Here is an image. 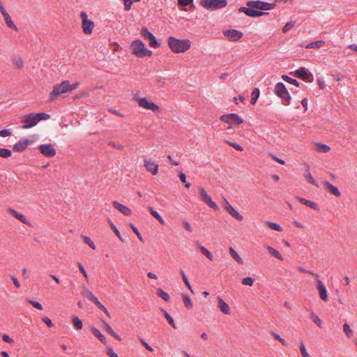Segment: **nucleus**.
<instances>
[{"label":"nucleus","mask_w":357,"mask_h":357,"mask_svg":"<svg viewBox=\"0 0 357 357\" xmlns=\"http://www.w3.org/2000/svg\"><path fill=\"white\" fill-rule=\"evenodd\" d=\"M191 43L188 39H177L173 36L168 38V45L174 53H182L190 48Z\"/></svg>","instance_id":"1"},{"label":"nucleus","mask_w":357,"mask_h":357,"mask_svg":"<svg viewBox=\"0 0 357 357\" xmlns=\"http://www.w3.org/2000/svg\"><path fill=\"white\" fill-rule=\"evenodd\" d=\"M130 49L132 54L139 58L151 56L153 54L152 51L148 50L145 47L144 43L139 39H137L132 42Z\"/></svg>","instance_id":"2"},{"label":"nucleus","mask_w":357,"mask_h":357,"mask_svg":"<svg viewBox=\"0 0 357 357\" xmlns=\"http://www.w3.org/2000/svg\"><path fill=\"white\" fill-rule=\"evenodd\" d=\"M274 93L282 99V102L284 105H290L291 97L282 82H278L275 84Z\"/></svg>","instance_id":"3"},{"label":"nucleus","mask_w":357,"mask_h":357,"mask_svg":"<svg viewBox=\"0 0 357 357\" xmlns=\"http://www.w3.org/2000/svg\"><path fill=\"white\" fill-rule=\"evenodd\" d=\"M199 4L208 10H215L225 8L227 5V0H200Z\"/></svg>","instance_id":"4"},{"label":"nucleus","mask_w":357,"mask_h":357,"mask_svg":"<svg viewBox=\"0 0 357 357\" xmlns=\"http://www.w3.org/2000/svg\"><path fill=\"white\" fill-rule=\"evenodd\" d=\"M246 6L257 10H270L275 8V3H267L261 1H248Z\"/></svg>","instance_id":"5"},{"label":"nucleus","mask_w":357,"mask_h":357,"mask_svg":"<svg viewBox=\"0 0 357 357\" xmlns=\"http://www.w3.org/2000/svg\"><path fill=\"white\" fill-rule=\"evenodd\" d=\"M70 82L68 80L63 81L60 84H56L50 93V98L54 100L60 95L69 91Z\"/></svg>","instance_id":"6"},{"label":"nucleus","mask_w":357,"mask_h":357,"mask_svg":"<svg viewBox=\"0 0 357 357\" xmlns=\"http://www.w3.org/2000/svg\"><path fill=\"white\" fill-rule=\"evenodd\" d=\"M290 74L293 75L294 77L303 79L307 82H312L314 80L313 75L310 70L305 68L301 67L297 69L295 72H291Z\"/></svg>","instance_id":"7"},{"label":"nucleus","mask_w":357,"mask_h":357,"mask_svg":"<svg viewBox=\"0 0 357 357\" xmlns=\"http://www.w3.org/2000/svg\"><path fill=\"white\" fill-rule=\"evenodd\" d=\"M133 98L138 102L139 106L141 107L150 109L153 112H158L160 110L158 105L155 104L153 102L149 101L146 98H139L137 97V94H135Z\"/></svg>","instance_id":"8"},{"label":"nucleus","mask_w":357,"mask_h":357,"mask_svg":"<svg viewBox=\"0 0 357 357\" xmlns=\"http://www.w3.org/2000/svg\"><path fill=\"white\" fill-rule=\"evenodd\" d=\"M220 121L228 124H234L235 126H238L243 123V119L236 113H230L223 114L220 118Z\"/></svg>","instance_id":"9"},{"label":"nucleus","mask_w":357,"mask_h":357,"mask_svg":"<svg viewBox=\"0 0 357 357\" xmlns=\"http://www.w3.org/2000/svg\"><path fill=\"white\" fill-rule=\"evenodd\" d=\"M80 17L82 22L83 32L86 34H91L94 27V23L93 21L88 19V16L86 12H81Z\"/></svg>","instance_id":"10"},{"label":"nucleus","mask_w":357,"mask_h":357,"mask_svg":"<svg viewBox=\"0 0 357 357\" xmlns=\"http://www.w3.org/2000/svg\"><path fill=\"white\" fill-rule=\"evenodd\" d=\"M141 35L145 39H148L149 40L150 47L153 48H158L160 47V43L158 42L155 36L151 32H150L146 26H143L142 28Z\"/></svg>","instance_id":"11"},{"label":"nucleus","mask_w":357,"mask_h":357,"mask_svg":"<svg viewBox=\"0 0 357 357\" xmlns=\"http://www.w3.org/2000/svg\"><path fill=\"white\" fill-rule=\"evenodd\" d=\"M39 151L47 158H52L56 153V149L52 144H43L38 146Z\"/></svg>","instance_id":"12"},{"label":"nucleus","mask_w":357,"mask_h":357,"mask_svg":"<svg viewBox=\"0 0 357 357\" xmlns=\"http://www.w3.org/2000/svg\"><path fill=\"white\" fill-rule=\"evenodd\" d=\"M199 194L201 197V199L202 202L206 203L209 207L212 208L214 211H219L220 208L218 206L215 204V202H213L211 199V196H209L204 188H201L199 189Z\"/></svg>","instance_id":"13"},{"label":"nucleus","mask_w":357,"mask_h":357,"mask_svg":"<svg viewBox=\"0 0 357 357\" xmlns=\"http://www.w3.org/2000/svg\"><path fill=\"white\" fill-rule=\"evenodd\" d=\"M22 122L24 123V125L22 126V127L23 129L31 128L35 126L38 123L36 116V113H30L27 115H25L23 117Z\"/></svg>","instance_id":"14"},{"label":"nucleus","mask_w":357,"mask_h":357,"mask_svg":"<svg viewBox=\"0 0 357 357\" xmlns=\"http://www.w3.org/2000/svg\"><path fill=\"white\" fill-rule=\"evenodd\" d=\"M222 33L229 40L232 42L239 40L243 36L241 31L236 29H226Z\"/></svg>","instance_id":"15"},{"label":"nucleus","mask_w":357,"mask_h":357,"mask_svg":"<svg viewBox=\"0 0 357 357\" xmlns=\"http://www.w3.org/2000/svg\"><path fill=\"white\" fill-rule=\"evenodd\" d=\"M239 13H244L246 15L251 17H258L264 15L268 14V13H265L260 10H254L250 7H241L238 9Z\"/></svg>","instance_id":"16"},{"label":"nucleus","mask_w":357,"mask_h":357,"mask_svg":"<svg viewBox=\"0 0 357 357\" xmlns=\"http://www.w3.org/2000/svg\"><path fill=\"white\" fill-rule=\"evenodd\" d=\"M223 207L235 219L240 221L243 219V215L236 211L226 199L224 200Z\"/></svg>","instance_id":"17"},{"label":"nucleus","mask_w":357,"mask_h":357,"mask_svg":"<svg viewBox=\"0 0 357 357\" xmlns=\"http://www.w3.org/2000/svg\"><path fill=\"white\" fill-rule=\"evenodd\" d=\"M31 143V140L27 138H22L13 146V149L14 151L22 152L25 151L28 145H29Z\"/></svg>","instance_id":"18"},{"label":"nucleus","mask_w":357,"mask_h":357,"mask_svg":"<svg viewBox=\"0 0 357 357\" xmlns=\"http://www.w3.org/2000/svg\"><path fill=\"white\" fill-rule=\"evenodd\" d=\"M317 288L319 291L320 298L324 301H328L327 291L324 283L320 280H317Z\"/></svg>","instance_id":"19"},{"label":"nucleus","mask_w":357,"mask_h":357,"mask_svg":"<svg viewBox=\"0 0 357 357\" xmlns=\"http://www.w3.org/2000/svg\"><path fill=\"white\" fill-rule=\"evenodd\" d=\"M323 184L325 190H327L329 193L337 197H340L341 193L336 186L333 185L327 181H324Z\"/></svg>","instance_id":"20"},{"label":"nucleus","mask_w":357,"mask_h":357,"mask_svg":"<svg viewBox=\"0 0 357 357\" xmlns=\"http://www.w3.org/2000/svg\"><path fill=\"white\" fill-rule=\"evenodd\" d=\"M144 167L146 170L150 172L153 175H156L158 172V165L153 161L144 160Z\"/></svg>","instance_id":"21"},{"label":"nucleus","mask_w":357,"mask_h":357,"mask_svg":"<svg viewBox=\"0 0 357 357\" xmlns=\"http://www.w3.org/2000/svg\"><path fill=\"white\" fill-rule=\"evenodd\" d=\"M112 204L116 209L122 213L124 215L130 216L132 215L131 210L128 207L120 204L119 202L114 201Z\"/></svg>","instance_id":"22"},{"label":"nucleus","mask_w":357,"mask_h":357,"mask_svg":"<svg viewBox=\"0 0 357 357\" xmlns=\"http://www.w3.org/2000/svg\"><path fill=\"white\" fill-rule=\"evenodd\" d=\"M8 213L13 217L17 218V220H19L24 224L27 225H31L30 222L27 220L26 218L24 215L17 213V211H16L15 209L8 208Z\"/></svg>","instance_id":"23"},{"label":"nucleus","mask_w":357,"mask_h":357,"mask_svg":"<svg viewBox=\"0 0 357 357\" xmlns=\"http://www.w3.org/2000/svg\"><path fill=\"white\" fill-rule=\"evenodd\" d=\"M296 199H298L301 204H303L315 211H319L318 204L316 202L305 199L300 197H296Z\"/></svg>","instance_id":"24"},{"label":"nucleus","mask_w":357,"mask_h":357,"mask_svg":"<svg viewBox=\"0 0 357 357\" xmlns=\"http://www.w3.org/2000/svg\"><path fill=\"white\" fill-rule=\"evenodd\" d=\"M218 307L225 314H229V307L228 304L220 297H218Z\"/></svg>","instance_id":"25"},{"label":"nucleus","mask_w":357,"mask_h":357,"mask_svg":"<svg viewBox=\"0 0 357 357\" xmlns=\"http://www.w3.org/2000/svg\"><path fill=\"white\" fill-rule=\"evenodd\" d=\"M91 331L93 335L97 337L103 344H107V340L105 337L100 332V331L94 326L91 327Z\"/></svg>","instance_id":"26"},{"label":"nucleus","mask_w":357,"mask_h":357,"mask_svg":"<svg viewBox=\"0 0 357 357\" xmlns=\"http://www.w3.org/2000/svg\"><path fill=\"white\" fill-rule=\"evenodd\" d=\"M82 294L84 297L93 302L94 304L98 301V299L93 295V294L86 287L83 288Z\"/></svg>","instance_id":"27"},{"label":"nucleus","mask_w":357,"mask_h":357,"mask_svg":"<svg viewBox=\"0 0 357 357\" xmlns=\"http://www.w3.org/2000/svg\"><path fill=\"white\" fill-rule=\"evenodd\" d=\"M11 60L13 63L18 68L21 69L23 68L24 62L20 56L15 54L13 55Z\"/></svg>","instance_id":"28"},{"label":"nucleus","mask_w":357,"mask_h":357,"mask_svg":"<svg viewBox=\"0 0 357 357\" xmlns=\"http://www.w3.org/2000/svg\"><path fill=\"white\" fill-rule=\"evenodd\" d=\"M3 17H4V20H5V22L6 24V25L10 28V29H13L14 30H17V26H15V24L13 23L10 16L9 15V14L8 13H5L4 15H3Z\"/></svg>","instance_id":"29"},{"label":"nucleus","mask_w":357,"mask_h":357,"mask_svg":"<svg viewBox=\"0 0 357 357\" xmlns=\"http://www.w3.org/2000/svg\"><path fill=\"white\" fill-rule=\"evenodd\" d=\"M72 323L76 330H81L83 327L82 321L77 316L74 315L72 317Z\"/></svg>","instance_id":"30"},{"label":"nucleus","mask_w":357,"mask_h":357,"mask_svg":"<svg viewBox=\"0 0 357 357\" xmlns=\"http://www.w3.org/2000/svg\"><path fill=\"white\" fill-rule=\"evenodd\" d=\"M182 298L185 307L188 309L192 308L193 305L190 297L186 294H183Z\"/></svg>","instance_id":"31"},{"label":"nucleus","mask_w":357,"mask_h":357,"mask_svg":"<svg viewBox=\"0 0 357 357\" xmlns=\"http://www.w3.org/2000/svg\"><path fill=\"white\" fill-rule=\"evenodd\" d=\"M197 247L199 248L200 252L204 255H205L207 257V259H208L211 261H212L213 259L212 253L210 251H208L205 247H204L199 244L197 245Z\"/></svg>","instance_id":"32"},{"label":"nucleus","mask_w":357,"mask_h":357,"mask_svg":"<svg viewBox=\"0 0 357 357\" xmlns=\"http://www.w3.org/2000/svg\"><path fill=\"white\" fill-rule=\"evenodd\" d=\"M229 253L231 255V257L239 264H243V261L242 258L238 255V254L235 251V250L230 247L229 248Z\"/></svg>","instance_id":"33"},{"label":"nucleus","mask_w":357,"mask_h":357,"mask_svg":"<svg viewBox=\"0 0 357 357\" xmlns=\"http://www.w3.org/2000/svg\"><path fill=\"white\" fill-rule=\"evenodd\" d=\"M282 79L284 82H287V83H289V84H293V85H294V86H298H298H300V83H299L296 79H293V78H291V77H289V76H288V75H282Z\"/></svg>","instance_id":"34"},{"label":"nucleus","mask_w":357,"mask_h":357,"mask_svg":"<svg viewBox=\"0 0 357 357\" xmlns=\"http://www.w3.org/2000/svg\"><path fill=\"white\" fill-rule=\"evenodd\" d=\"M160 310L163 312V314H164L165 317L166 318L167 322L172 326V328L176 329V326L175 325L173 318L169 315V314L165 310H164L163 308H161Z\"/></svg>","instance_id":"35"},{"label":"nucleus","mask_w":357,"mask_h":357,"mask_svg":"<svg viewBox=\"0 0 357 357\" xmlns=\"http://www.w3.org/2000/svg\"><path fill=\"white\" fill-rule=\"evenodd\" d=\"M325 44V41L322 40H316L306 45V48H319Z\"/></svg>","instance_id":"36"},{"label":"nucleus","mask_w":357,"mask_h":357,"mask_svg":"<svg viewBox=\"0 0 357 357\" xmlns=\"http://www.w3.org/2000/svg\"><path fill=\"white\" fill-rule=\"evenodd\" d=\"M157 295L158 296L162 298L165 301L169 302L170 300V296L168 293L164 291L162 289L158 288L157 289Z\"/></svg>","instance_id":"37"},{"label":"nucleus","mask_w":357,"mask_h":357,"mask_svg":"<svg viewBox=\"0 0 357 357\" xmlns=\"http://www.w3.org/2000/svg\"><path fill=\"white\" fill-rule=\"evenodd\" d=\"M267 250L268 251V252L273 257H276L277 259L282 261L283 260V257L282 256L280 255V253L276 250L275 249H274L273 248L271 247V246H268L267 247Z\"/></svg>","instance_id":"38"},{"label":"nucleus","mask_w":357,"mask_h":357,"mask_svg":"<svg viewBox=\"0 0 357 357\" xmlns=\"http://www.w3.org/2000/svg\"><path fill=\"white\" fill-rule=\"evenodd\" d=\"M260 91L258 88H255L252 92L250 103L255 105L259 96Z\"/></svg>","instance_id":"39"},{"label":"nucleus","mask_w":357,"mask_h":357,"mask_svg":"<svg viewBox=\"0 0 357 357\" xmlns=\"http://www.w3.org/2000/svg\"><path fill=\"white\" fill-rule=\"evenodd\" d=\"M310 319L319 328H322V321L314 312H312Z\"/></svg>","instance_id":"40"},{"label":"nucleus","mask_w":357,"mask_h":357,"mask_svg":"<svg viewBox=\"0 0 357 357\" xmlns=\"http://www.w3.org/2000/svg\"><path fill=\"white\" fill-rule=\"evenodd\" d=\"M108 222L109 223V225H110V227L111 229L113 230V231L115 233V234L117 236V237L119 238V239L121 241V242H124V239L122 238L119 231L118 230V229L116 228V227L113 224V222H112V220L109 218L108 219Z\"/></svg>","instance_id":"41"},{"label":"nucleus","mask_w":357,"mask_h":357,"mask_svg":"<svg viewBox=\"0 0 357 357\" xmlns=\"http://www.w3.org/2000/svg\"><path fill=\"white\" fill-rule=\"evenodd\" d=\"M316 150L319 153H327L330 150V147L324 144H317Z\"/></svg>","instance_id":"42"},{"label":"nucleus","mask_w":357,"mask_h":357,"mask_svg":"<svg viewBox=\"0 0 357 357\" xmlns=\"http://www.w3.org/2000/svg\"><path fill=\"white\" fill-rule=\"evenodd\" d=\"M12 155V151L10 149L5 148H0V157L3 158H8Z\"/></svg>","instance_id":"43"},{"label":"nucleus","mask_w":357,"mask_h":357,"mask_svg":"<svg viewBox=\"0 0 357 357\" xmlns=\"http://www.w3.org/2000/svg\"><path fill=\"white\" fill-rule=\"evenodd\" d=\"M307 169H309V167H307ZM305 177L310 183H311L313 185L318 186V184L317 183L316 181L312 176L310 172H309V169H307L305 171Z\"/></svg>","instance_id":"44"},{"label":"nucleus","mask_w":357,"mask_h":357,"mask_svg":"<svg viewBox=\"0 0 357 357\" xmlns=\"http://www.w3.org/2000/svg\"><path fill=\"white\" fill-rule=\"evenodd\" d=\"M149 211L151 212V214L157 219L160 224L165 225V222L162 219V218L160 216V215L156 211L153 209V208L150 207Z\"/></svg>","instance_id":"45"},{"label":"nucleus","mask_w":357,"mask_h":357,"mask_svg":"<svg viewBox=\"0 0 357 357\" xmlns=\"http://www.w3.org/2000/svg\"><path fill=\"white\" fill-rule=\"evenodd\" d=\"M267 225L268 226V227L270 229H271L273 230H275V231H282V228L281 227V226L279 225L277 223L268 221L267 222Z\"/></svg>","instance_id":"46"},{"label":"nucleus","mask_w":357,"mask_h":357,"mask_svg":"<svg viewBox=\"0 0 357 357\" xmlns=\"http://www.w3.org/2000/svg\"><path fill=\"white\" fill-rule=\"evenodd\" d=\"M295 24H296V21H290V22L286 23V24L282 28V32L283 33L288 32L289 30H291L295 26Z\"/></svg>","instance_id":"47"},{"label":"nucleus","mask_w":357,"mask_h":357,"mask_svg":"<svg viewBox=\"0 0 357 357\" xmlns=\"http://www.w3.org/2000/svg\"><path fill=\"white\" fill-rule=\"evenodd\" d=\"M36 116L38 122H39L41 120H47L50 118V114H48L47 113H44V112L36 113Z\"/></svg>","instance_id":"48"},{"label":"nucleus","mask_w":357,"mask_h":357,"mask_svg":"<svg viewBox=\"0 0 357 357\" xmlns=\"http://www.w3.org/2000/svg\"><path fill=\"white\" fill-rule=\"evenodd\" d=\"M129 226L132 229V230L133 231V232L137 235V238H139V240L144 243V239H143V237L142 236L141 234L139 233V230L137 229V228L132 223H130L129 224Z\"/></svg>","instance_id":"49"},{"label":"nucleus","mask_w":357,"mask_h":357,"mask_svg":"<svg viewBox=\"0 0 357 357\" xmlns=\"http://www.w3.org/2000/svg\"><path fill=\"white\" fill-rule=\"evenodd\" d=\"M343 330L348 337H351L353 335V331L348 324L345 323L343 325Z\"/></svg>","instance_id":"50"},{"label":"nucleus","mask_w":357,"mask_h":357,"mask_svg":"<svg viewBox=\"0 0 357 357\" xmlns=\"http://www.w3.org/2000/svg\"><path fill=\"white\" fill-rule=\"evenodd\" d=\"M180 273L181 275L182 279H183L185 284L191 291V292L193 293V291H192V289L191 288V286H190V282L188 281V279L187 276L185 275V274L184 273L183 271L181 270Z\"/></svg>","instance_id":"51"},{"label":"nucleus","mask_w":357,"mask_h":357,"mask_svg":"<svg viewBox=\"0 0 357 357\" xmlns=\"http://www.w3.org/2000/svg\"><path fill=\"white\" fill-rule=\"evenodd\" d=\"M192 3L193 0H178V6L180 7H185L189 5H192L194 7Z\"/></svg>","instance_id":"52"},{"label":"nucleus","mask_w":357,"mask_h":357,"mask_svg":"<svg viewBox=\"0 0 357 357\" xmlns=\"http://www.w3.org/2000/svg\"><path fill=\"white\" fill-rule=\"evenodd\" d=\"M83 240H84V242L88 245L90 248H91L93 250H95L96 249V245L94 244V243L91 241V239L86 236H83Z\"/></svg>","instance_id":"53"},{"label":"nucleus","mask_w":357,"mask_h":357,"mask_svg":"<svg viewBox=\"0 0 357 357\" xmlns=\"http://www.w3.org/2000/svg\"><path fill=\"white\" fill-rule=\"evenodd\" d=\"M255 282V279L251 277H246L242 280V284L243 285L252 286Z\"/></svg>","instance_id":"54"},{"label":"nucleus","mask_w":357,"mask_h":357,"mask_svg":"<svg viewBox=\"0 0 357 357\" xmlns=\"http://www.w3.org/2000/svg\"><path fill=\"white\" fill-rule=\"evenodd\" d=\"M95 305L99 308L101 310H102L105 314L109 317V318H111V316H110V314L109 312H108V310H107V308L99 301H98Z\"/></svg>","instance_id":"55"},{"label":"nucleus","mask_w":357,"mask_h":357,"mask_svg":"<svg viewBox=\"0 0 357 357\" xmlns=\"http://www.w3.org/2000/svg\"><path fill=\"white\" fill-rule=\"evenodd\" d=\"M178 176L180 180L181 181V182L185 183V186L187 188H189L190 187L191 184L186 181V176H185V174L184 173H183V172H180V173H178Z\"/></svg>","instance_id":"56"},{"label":"nucleus","mask_w":357,"mask_h":357,"mask_svg":"<svg viewBox=\"0 0 357 357\" xmlns=\"http://www.w3.org/2000/svg\"><path fill=\"white\" fill-rule=\"evenodd\" d=\"M271 334L273 336V337L275 340H278L283 346H287V343L284 340V339L282 338L278 334H277L274 332H272Z\"/></svg>","instance_id":"57"},{"label":"nucleus","mask_w":357,"mask_h":357,"mask_svg":"<svg viewBox=\"0 0 357 357\" xmlns=\"http://www.w3.org/2000/svg\"><path fill=\"white\" fill-rule=\"evenodd\" d=\"M226 143L228 144L229 146H231V147H233L234 149H235L237 151H241L243 150V148L241 145H239L238 143L231 142L229 141H226Z\"/></svg>","instance_id":"58"},{"label":"nucleus","mask_w":357,"mask_h":357,"mask_svg":"<svg viewBox=\"0 0 357 357\" xmlns=\"http://www.w3.org/2000/svg\"><path fill=\"white\" fill-rule=\"evenodd\" d=\"M300 351L303 357H310V355L307 354L305 347L303 342H301Z\"/></svg>","instance_id":"59"},{"label":"nucleus","mask_w":357,"mask_h":357,"mask_svg":"<svg viewBox=\"0 0 357 357\" xmlns=\"http://www.w3.org/2000/svg\"><path fill=\"white\" fill-rule=\"evenodd\" d=\"M102 323H103V324H104V326H105V330L106 331V332H107L108 334H109L110 335H112L114 333V330L112 328V327L110 326V325H109L108 323H107L106 321H102Z\"/></svg>","instance_id":"60"},{"label":"nucleus","mask_w":357,"mask_h":357,"mask_svg":"<svg viewBox=\"0 0 357 357\" xmlns=\"http://www.w3.org/2000/svg\"><path fill=\"white\" fill-rule=\"evenodd\" d=\"M107 144L114 149H119V150H122L123 149V146L122 144H116L113 141H109Z\"/></svg>","instance_id":"61"},{"label":"nucleus","mask_w":357,"mask_h":357,"mask_svg":"<svg viewBox=\"0 0 357 357\" xmlns=\"http://www.w3.org/2000/svg\"><path fill=\"white\" fill-rule=\"evenodd\" d=\"M77 265H78L80 272L82 273V275L86 278V280H88V275L86 273V271L84 269V266L80 262H78Z\"/></svg>","instance_id":"62"},{"label":"nucleus","mask_w":357,"mask_h":357,"mask_svg":"<svg viewBox=\"0 0 357 357\" xmlns=\"http://www.w3.org/2000/svg\"><path fill=\"white\" fill-rule=\"evenodd\" d=\"M29 303L31 304L35 308H37L38 310H43V306L42 305L38 302V301H31V300H29Z\"/></svg>","instance_id":"63"},{"label":"nucleus","mask_w":357,"mask_h":357,"mask_svg":"<svg viewBox=\"0 0 357 357\" xmlns=\"http://www.w3.org/2000/svg\"><path fill=\"white\" fill-rule=\"evenodd\" d=\"M107 354L109 357H119V356L114 352L112 348L109 347L107 350Z\"/></svg>","instance_id":"64"}]
</instances>
